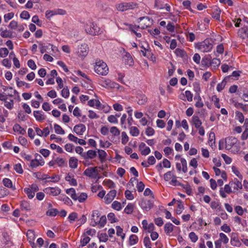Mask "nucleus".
<instances>
[{
    "label": "nucleus",
    "instance_id": "1",
    "mask_svg": "<svg viewBox=\"0 0 248 248\" xmlns=\"http://www.w3.org/2000/svg\"><path fill=\"white\" fill-rule=\"evenodd\" d=\"M94 71L99 75L106 76L108 73V68L105 62L99 60L95 63Z\"/></svg>",
    "mask_w": 248,
    "mask_h": 248
},
{
    "label": "nucleus",
    "instance_id": "2",
    "mask_svg": "<svg viewBox=\"0 0 248 248\" xmlns=\"http://www.w3.org/2000/svg\"><path fill=\"white\" fill-rule=\"evenodd\" d=\"M85 31L87 33L92 35H97L101 33L100 28L93 23H91L85 26Z\"/></svg>",
    "mask_w": 248,
    "mask_h": 248
},
{
    "label": "nucleus",
    "instance_id": "3",
    "mask_svg": "<svg viewBox=\"0 0 248 248\" xmlns=\"http://www.w3.org/2000/svg\"><path fill=\"white\" fill-rule=\"evenodd\" d=\"M98 167H90L86 169L84 171V175L91 178H96L98 175Z\"/></svg>",
    "mask_w": 248,
    "mask_h": 248
},
{
    "label": "nucleus",
    "instance_id": "4",
    "mask_svg": "<svg viewBox=\"0 0 248 248\" xmlns=\"http://www.w3.org/2000/svg\"><path fill=\"white\" fill-rule=\"evenodd\" d=\"M213 48V45L209 40H205L201 43L199 46V49L203 52L210 51Z\"/></svg>",
    "mask_w": 248,
    "mask_h": 248
},
{
    "label": "nucleus",
    "instance_id": "5",
    "mask_svg": "<svg viewBox=\"0 0 248 248\" xmlns=\"http://www.w3.org/2000/svg\"><path fill=\"white\" fill-rule=\"evenodd\" d=\"M238 140L233 137H228L225 140V148L227 150H231L233 146H235Z\"/></svg>",
    "mask_w": 248,
    "mask_h": 248
},
{
    "label": "nucleus",
    "instance_id": "6",
    "mask_svg": "<svg viewBox=\"0 0 248 248\" xmlns=\"http://www.w3.org/2000/svg\"><path fill=\"white\" fill-rule=\"evenodd\" d=\"M100 84L105 88H119V87L118 84L109 79L100 80Z\"/></svg>",
    "mask_w": 248,
    "mask_h": 248
},
{
    "label": "nucleus",
    "instance_id": "7",
    "mask_svg": "<svg viewBox=\"0 0 248 248\" xmlns=\"http://www.w3.org/2000/svg\"><path fill=\"white\" fill-rule=\"evenodd\" d=\"M44 192L49 195L56 196L61 193V190L58 187H48L44 189Z\"/></svg>",
    "mask_w": 248,
    "mask_h": 248
},
{
    "label": "nucleus",
    "instance_id": "8",
    "mask_svg": "<svg viewBox=\"0 0 248 248\" xmlns=\"http://www.w3.org/2000/svg\"><path fill=\"white\" fill-rule=\"evenodd\" d=\"M135 5L132 2H124L119 4L117 6V9L120 11H124L129 9H133Z\"/></svg>",
    "mask_w": 248,
    "mask_h": 248
},
{
    "label": "nucleus",
    "instance_id": "9",
    "mask_svg": "<svg viewBox=\"0 0 248 248\" xmlns=\"http://www.w3.org/2000/svg\"><path fill=\"white\" fill-rule=\"evenodd\" d=\"M140 19L141 22L140 23L138 27L142 29L148 27L151 23V21L148 17H141L140 18Z\"/></svg>",
    "mask_w": 248,
    "mask_h": 248
},
{
    "label": "nucleus",
    "instance_id": "10",
    "mask_svg": "<svg viewBox=\"0 0 248 248\" xmlns=\"http://www.w3.org/2000/svg\"><path fill=\"white\" fill-rule=\"evenodd\" d=\"M238 35L243 39L248 38V25L244 24L243 27L238 30Z\"/></svg>",
    "mask_w": 248,
    "mask_h": 248
},
{
    "label": "nucleus",
    "instance_id": "11",
    "mask_svg": "<svg viewBox=\"0 0 248 248\" xmlns=\"http://www.w3.org/2000/svg\"><path fill=\"white\" fill-rule=\"evenodd\" d=\"M116 195V191L115 190H110L104 198L106 203H110L113 201Z\"/></svg>",
    "mask_w": 248,
    "mask_h": 248
},
{
    "label": "nucleus",
    "instance_id": "12",
    "mask_svg": "<svg viewBox=\"0 0 248 248\" xmlns=\"http://www.w3.org/2000/svg\"><path fill=\"white\" fill-rule=\"evenodd\" d=\"M88 47L86 44H81L80 46L78 48V53L79 56L85 57L88 54Z\"/></svg>",
    "mask_w": 248,
    "mask_h": 248
},
{
    "label": "nucleus",
    "instance_id": "13",
    "mask_svg": "<svg viewBox=\"0 0 248 248\" xmlns=\"http://www.w3.org/2000/svg\"><path fill=\"white\" fill-rule=\"evenodd\" d=\"M86 130V127L83 124H79L74 126L73 131L78 135H82Z\"/></svg>",
    "mask_w": 248,
    "mask_h": 248
},
{
    "label": "nucleus",
    "instance_id": "14",
    "mask_svg": "<svg viewBox=\"0 0 248 248\" xmlns=\"http://www.w3.org/2000/svg\"><path fill=\"white\" fill-rule=\"evenodd\" d=\"M136 97L138 99V103L140 105L145 104L147 101V98L141 92L137 93Z\"/></svg>",
    "mask_w": 248,
    "mask_h": 248
},
{
    "label": "nucleus",
    "instance_id": "15",
    "mask_svg": "<svg viewBox=\"0 0 248 248\" xmlns=\"http://www.w3.org/2000/svg\"><path fill=\"white\" fill-rule=\"evenodd\" d=\"M205 60H208L210 65L213 66L215 68L218 66L220 63V61L217 58H214L211 61L210 58H204L202 59V62L203 63Z\"/></svg>",
    "mask_w": 248,
    "mask_h": 248
},
{
    "label": "nucleus",
    "instance_id": "16",
    "mask_svg": "<svg viewBox=\"0 0 248 248\" xmlns=\"http://www.w3.org/2000/svg\"><path fill=\"white\" fill-rule=\"evenodd\" d=\"M231 244L234 247H239L241 245L238 239L237 234L235 233H232Z\"/></svg>",
    "mask_w": 248,
    "mask_h": 248
},
{
    "label": "nucleus",
    "instance_id": "17",
    "mask_svg": "<svg viewBox=\"0 0 248 248\" xmlns=\"http://www.w3.org/2000/svg\"><path fill=\"white\" fill-rule=\"evenodd\" d=\"M230 184L234 190H238L242 188L241 182L239 181L237 178H235L233 181L230 182Z\"/></svg>",
    "mask_w": 248,
    "mask_h": 248
},
{
    "label": "nucleus",
    "instance_id": "18",
    "mask_svg": "<svg viewBox=\"0 0 248 248\" xmlns=\"http://www.w3.org/2000/svg\"><path fill=\"white\" fill-rule=\"evenodd\" d=\"M140 205L142 209L146 210H150L153 206V203L149 200H142Z\"/></svg>",
    "mask_w": 248,
    "mask_h": 248
},
{
    "label": "nucleus",
    "instance_id": "19",
    "mask_svg": "<svg viewBox=\"0 0 248 248\" xmlns=\"http://www.w3.org/2000/svg\"><path fill=\"white\" fill-rule=\"evenodd\" d=\"M97 155L96 152L94 150H90L83 155L84 159H93Z\"/></svg>",
    "mask_w": 248,
    "mask_h": 248
},
{
    "label": "nucleus",
    "instance_id": "20",
    "mask_svg": "<svg viewBox=\"0 0 248 248\" xmlns=\"http://www.w3.org/2000/svg\"><path fill=\"white\" fill-rule=\"evenodd\" d=\"M45 164V161L44 160H41V161H38L37 159H32L31 162H30V164L29 165L30 167L31 168H35L39 166H43Z\"/></svg>",
    "mask_w": 248,
    "mask_h": 248
},
{
    "label": "nucleus",
    "instance_id": "21",
    "mask_svg": "<svg viewBox=\"0 0 248 248\" xmlns=\"http://www.w3.org/2000/svg\"><path fill=\"white\" fill-rule=\"evenodd\" d=\"M2 183L5 186L11 188L13 190L16 189L15 186L13 185L12 182L10 179L4 178L2 180Z\"/></svg>",
    "mask_w": 248,
    "mask_h": 248
},
{
    "label": "nucleus",
    "instance_id": "22",
    "mask_svg": "<svg viewBox=\"0 0 248 248\" xmlns=\"http://www.w3.org/2000/svg\"><path fill=\"white\" fill-rule=\"evenodd\" d=\"M192 123L196 128L200 127L202 124V122L199 117L196 115L193 116L192 118Z\"/></svg>",
    "mask_w": 248,
    "mask_h": 248
},
{
    "label": "nucleus",
    "instance_id": "23",
    "mask_svg": "<svg viewBox=\"0 0 248 248\" xmlns=\"http://www.w3.org/2000/svg\"><path fill=\"white\" fill-rule=\"evenodd\" d=\"M13 130L15 132H17L18 134L21 135H25L26 133L25 129L17 124H16L14 125Z\"/></svg>",
    "mask_w": 248,
    "mask_h": 248
},
{
    "label": "nucleus",
    "instance_id": "24",
    "mask_svg": "<svg viewBox=\"0 0 248 248\" xmlns=\"http://www.w3.org/2000/svg\"><path fill=\"white\" fill-rule=\"evenodd\" d=\"M20 206L22 210L24 211H31V206L29 202L26 201H22L20 202Z\"/></svg>",
    "mask_w": 248,
    "mask_h": 248
},
{
    "label": "nucleus",
    "instance_id": "25",
    "mask_svg": "<svg viewBox=\"0 0 248 248\" xmlns=\"http://www.w3.org/2000/svg\"><path fill=\"white\" fill-rule=\"evenodd\" d=\"M69 167L72 169H76L78 167V159L75 157H71L69 160Z\"/></svg>",
    "mask_w": 248,
    "mask_h": 248
},
{
    "label": "nucleus",
    "instance_id": "26",
    "mask_svg": "<svg viewBox=\"0 0 248 248\" xmlns=\"http://www.w3.org/2000/svg\"><path fill=\"white\" fill-rule=\"evenodd\" d=\"M33 115L37 121H42L45 119V116L39 110L34 111Z\"/></svg>",
    "mask_w": 248,
    "mask_h": 248
},
{
    "label": "nucleus",
    "instance_id": "27",
    "mask_svg": "<svg viewBox=\"0 0 248 248\" xmlns=\"http://www.w3.org/2000/svg\"><path fill=\"white\" fill-rule=\"evenodd\" d=\"M174 226L171 223H167L164 226V231L167 235H169L173 230Z\"/></svg>",
    "mask_w": 248,
    "mask_h": 248
},
{
    "label": "nucleus",
    "instance_id": "28",
    "mask_svg": "<svg viewBox=\"0 0 248 248\" xmlns=\"http://www.w3.org/2000/svg\"><path fill=\"white\" fill-rule=\"evenodd\" d=\"M65 179L66 181H68L70 184L72 186H76L77 185V182L75 179L73 177L70 173H68L65 177Z\"/></svg>",
    "mask_w": 248,
    "mask_h": 248
},
{
    "label": "nucleus",
    "instance_id": "29",
    "mask_svg": "<svg viewBox=\"0 0 248 248\" xmlns=\"http://www.w3.org/2000/svg\"><path fill=\"white\" fill-rule=\"evenodd\" d=\"M66 192L67 194L69 195L71 198L74 201H76V196L77 194L74 188H70L66 189Z\"/></svg>",
    "mask_w": 248,
    "mask_h": 248
},
{
    "label": "nucleus",
    "instance_id": "30",
    "mask_svg": "<svg viewBox=\"0 0 248 248\" xmlns=\"http://www.w3.org/2000/svg\"><path fill=\"white\" fill-rule=\"evenodd\" d=\"M12 32L9 30L2 31L0 33V36L3 38H12Z\"/></svg>",
    "mask_w": 248,
    "mask_h": 248
},
{
    "label": "nucleus",
    "instance_id": "31",
    "mask_svg": "<svg viewBox=\"0 0 248 248\" xmlns=\"http://www.w3.org/2000/svg\"><path fill=\"white\" fill-rule=\"evenodd\" d=\"M220 10L218 8L216 7V8L214 9V12L212 14L213 18L219 20L220 18Z\"/></svg>",
    "mask_w": 248,
    "mask_h": 248
},
{
    "label": "nucleus",
    "instance_id": "32",
    "mask_svg": "<svg viewBox=\"0 0 248 248\" xmlns=\"http://www.w3.org/2000/svg\"><path fill=\"white\" fill-rule=\"evenodd\" d=\"M87 194L86 193L83 192L79 196L77 195L76 201L78 200L79 202H83L87 199Z\"/></svg>",
    "mask_w": 248,
    "mask_h": 248
},
{
    "label": "nucleus",
    "instance_id": "33",
    "mask_svg": "<svg viewBox=\"0 0 248 248\" xmlns=\"http://www.w3.org/2000/svg\"><path fill=\"white\" fill-rule=\"evenodd\" d=\"M97 152L98 153V157L101 162H103L105 159L107 154L106 152L102 150L97 149Z\"/></svg>",
    "mask_w": 248,
    "mask_h": 248
},
{
    "label": "nucleus",
    "instance_id": "34",
    "mask_svg": "<svg viewBox=\"0 0 248 248\" xmlns=\"http://www.w3.org/2000/svg\"><path fill=\"white\" fill-rule=\"evenodd\" d=\"M227 78H225L221 83L217 84V90L218 92H220L224 89L227 83Z\"/></svg>",
    "mask_w": 248,
    "mask_h": 248
},
{
    "label": "nucleus",
    "instance_id": "35",
    "mask_svg": "<svg viewBox=\"0 0 248 248\" xmlns=\"http://www.w3.org/2000/svg\"><path fill=\"white\" fill-rule=\"evenodd\" d=\"M140 131L138 128L136 126H131L130 127V134L134 137H137L139 135Z\"/></svg>",
    "mask_w": 248,
    "mask_h": 248
},
{
    "label": "nucleus",
    "instance_id": "36",
    "mask_svg": "<svg viewBox=\"0 0 248 248\" xmlns=\"http://www.w3.org/2000/svg\"><path fill=\"white\" fill-rule=\"evenodd\" d=\"M16 85L18 87H21L23 86H25L27 88H29L30 87V85L29 83L20 80L18 78H16Z\"/></svg>",
    "mask_w": 248,
    "mask_h": 248
},
{
    "label": "nucleus",
    "instance_id": "37",
    "mask_svg": "<svg viewBox=\"0 0 248 248\" xmlns=\"http://www.w3.org/2000/svg\"><path fill=\"white\" fill-rule=\"evenodd\" d=\"M138 240L139 238L137 235L132 234L129 238V244L130 245H134L138 242Z\"/></svg>",
    "mask_w": 248,
    "mask_h": 248
},
{
    "label": "nucleus",
    "instance_id": "38",
    "mask_svg": "<svg viewBox=\"0 0 248 248\" xmlns=\"http://www.w3.org/2000/svg\"><path fill=\"white\" fill-rule=\"evenodd\" d=\"M83 239H82L80 241V246L81 247L86 246L90 241V238L86 236L85 233L83 234Z\"/></svg>",
    "mask_w": 248,
    "mask_h": 248
},
{
    "label": "nucleus",
    "instance_id": "39",
    "mask_svg": "<svg viewBox=\"0 0 248 248\" xmlns=\"http://www.w3.org/2000/svg\"><path fill=\"white\" fill-rule=\"evenodd\" d=\"M134 208L133 204L128 203L124 209V212L127 214H130L133 212Z\"/></svg>",
    "mask_w": 248,
    "mask_h": 248
},
{
    "label": "nucleus",
    "instance_id": "40",
    "mask_svg": "<svg viewBox=\"0 0 248 248\" xmlns=\"http://www.w3.org/2000/svg\"><path fill=\"white\" fill-rule=\"evenodd\" d=\"M126 120H127V115L126 114H124L121 118L120 123L122 127L125 129L127 128L125 123Z\"/></svg>",
    "mask_w": 248,
    "mask_h": 248
},
{
    "label": "nucleus",
    "instance_id": "41",
    "mask_svg": "<svg viewBox=\"0 0 248 248\" xmlns=\"http://www.w3.org/2000/svg\"><path fill=\"white\" fill-rule=\"evenodd\" d=\"M58 213L59 212L57 209L55 208H51L46 211V215L50 217H55L57 215V214H58Z\"/></svg>",
    "mask_w": 248,
    "mask_h": 248
},
{
    "label": "nucleus",
    "instance_id": "42",
    "mask_svg": "<svg viewBox=\"0 0 248 248\" xmlns=\"http://www.w3.org/2000/svg\"><path fill=\"white\" fill-rule=\"evenodd\" d=\"M54 128L55 132L58 134L63 135L65 133L64 130L58 124H55Z\"/></svg>",
    "mask_w": 248,
    "mask_h": 248
},
{
    "label": "nucleus",
    "instance_id": "43",
    "mask_svg": "<svg viewBox=\"0 0 248 248\" xmlns=\"http://www.w3.org/2000/svg\"><path fill=\"white\" fill-rule=\"evenodd\" d=\"M98 225L99 226L100 228H103L105 226V224L107 222V218L105 216H102L100 218L99 220L98 221Z\"/></svg>",
    "mask_w": 248,
    "mask_h": 248
},
{
    "label": "nucleus",
    "instance_id": "44",
    "mask_svg": "<svg viewBox=\"0 0 248 248\" xmlns=\"http://www.w3.org/2000/svg\"><path fill=\"white\" fill-rule=\"evenodd\" d=\"M220 241L222 242L224 244H227L229 242V238L226 234L221 232L219 233Z\"/></svg>",
    "mask_w": 248,
    "mask_h": 248
},
{
    "label": "nucleus",
    "instance_id": "45",
    "mask_svg": "<svg viewBox=\"0 0 248 248\" xmlns=\"http://www.w3.org/2000/svg\"><path fill=\"white\" fill-rule=\"evenodd\" d=\"M175 54L177 56L180 57L181 58H185L186 56V52L182 49L177 48L175 51Z\"/></svg>",
    "mask_w": 248,
    "mask_h": 248
},
{
    "label": "nucleus",
    "instance_id": "46",
    "mask_svg": "<svg viewBox=\"0 0 248 248\" xmlns=\"http://www.w3.org/2000/svg\"><path fill=\"white\" fill-rule=\"evenodd\" d=\"M177 202L178 204L177 205V208L176 212L177 214H180L182 212L183 210L184 209V205L182 202H181V201H178Z\"/></svg>",
    "mask_w": 248,
    "mask_h": 248
},
{
    "label": "nucleus",
    "instance_id": "47",
    "mask_svg": "<svg viewBox=\"0 0 248 248\" xmlns=\"http://www.w3.org/2000/svg\"><path fill=\"white\" fill-rule=\"evenodd\" d=\"M103 184L110 188H114L115 186V184L111 180H105L103 182Z\"/></svg>",
    "mask_w": 248,
    "mask_h": 248
},
{
    "label": "nucleus",
    "instance_id": "48",
    "mask_svg": "<svg viewBox=\"0 0 248 248\" xmlns=\"http://www.w3.org/2000/svg\"><path fill=\"white\" fill-rule=\"evenodd\" d=\"M111 206L114 209L117 211H120L122 209L121 203L118 201H114Z\"/></svg>",
    "mask_w": 248,
    "mask_h": 248
},
{
    "label": "nucleus",
    "instance_id": "49",
    "mask_svg": "<svg viewBox=\"0 0 248 248\" xmlns=\"http://www.w3.org/2000/svg\"><path fill=\"white\" fill-rule=\"evenodd\" d=\"M24 191L28 195V198L30 199H32L35 195L33 191H31V189H30V188H25Z\"/></svg>",
    "mask_w": 248,
    "mask_h": 248
},
{
    "label": "nucleus",
    "instance_id": "50",
    "mask_svg": "<svg viewBox=\"0 0 248 248\" xmlns=\"http://www.w3.org/2000/svg\"><path fill=\"white\" fill-rule=\"evenodd\" d=\"M9 53L8 50L5 48L3 47L0 48V56L2 58L6 57Z\"/></svg>",
    "mask_w": 248,
    "mask_h": 248
},
{
    "label": "nucleus",
    "instance_id": "51",
    "mask_svg": "<svg viewBox=\"0 0 248 248\" xmlns=\"http://www.w3.org/2000/svg\"><path fill=\"white\" fill-rule=\"evenodd\" d=\"M236 117L237 119L240 123H242L244 121V116L242 112L239 111L235 112Z\"/></svg>",
    "mask_w": 248,
    "mask_h": 248
},
{
    "label": "nucleus",
    "instance_id": "52",
    "mask_svg": "<svg viewBox=\"0 0 248 248\" xmlns=\"http://www.w3.org/2000/svg\"><path fill=\"white\" fill-rule=\"evenodd\" d=\"M129 138L126 132H123L122 133V143L125 145L128 141Z\"/></svg>",
    "mask_w": 248,
    "mask_h": 248
},
{
    "label": "nucleus",
    "instance_id": "53",
    "mask_svg": "<svg viewBox=\"0 0 248 248\" xmlns=\"http://www.w3.org/2000/svg\"><path fill=\"white\" fill-rule=\"evenodd\" d=\"M181 164L183 166V168H182V171L185 173L187 171V162H186V160L184 158H181Z\"/></svg>",
    "mask_w": 248,
    "mask_h": 248
},
{
    "label": "nucleus",
    "instance_id": "54",
    "mask_svg": "<svg viewBox=\"0 0 248 248\" xmlns=\"http://www.w3.org/2000/svg\"><path fill=\"white\" fill-rule=\"evenodd\" d=\"M174 176L171 171H169L164 175V179L166 181H168L172 179Z\"/></svg>",
    "mask_w": 248,
    "mask_h": 248
},
{
    "label": "nucleus",
    "instance_id": "55",
    "mask_svg": "<svg viewBox=\"0 0 248 248\" xmlns=\"http://www.w3.org/2000/svg\"><path fill=\"white\" fill-rule=\"evenodd\" d=\"M14 170L19 174H22L23 172L21 165L20 163H17L14 166Z\"/></svg>",
    "mask_w": 248,
    "mask_h": 248
},
{
    "label": "nucleus",
    "instance_id": "56",
    "mask_svg": "<svg viewBox=\"0 0 248 248\" xmlns=\"http://www.w3.org/2000/svg\"><path fill=\"white\" fill-rule=\"evenodd\" d=\"M110 132L114 135V136H118L120 134V130L117 128V127L115 126H112L111 127L110 129Z\"/></svg>",
    "mask_w": 248,
    "mask_h": 248
},
{
    "label": "nucleus",
    "instance_id": "57",
    "mask_svg": "<svg viewBox=\"0 0 248 248\" xmlns=\"http://www.w3.org/2000/svg\"><path fill=\"white\" fill-rule=\"evenodd\" d=\"M123 229L120 226L116 227V234L118 236H120L122 239H124L125 237V234L123 233Z\"/></svg>",
    "mask_w": 248,
    "mask_h": 248
},
{
    "label": "nucleus",
    "instance_id": "58",
    "mask_svg": "<svg viewBox=\"0 0 248 248\" xmlns=\"http://www.w3.org/2000/svg\"><path fill=\"white\" fill-rule=\"evenodd\" d=\"M4 106L9 109H12L14 106L13 100H10V101H7V100H6L5 101H4Z\"/></svg>",
    "mask_w": 248,
    "mask_h": 248
},
{
    "label": "nucleus",
    "instance_id": "59",
    "mask_svg": "<svg viewBox=\"0 0 248 248\" xmlns=\"http://www.w3.org/2000/svg\"><path fill=\"white\" fill-rule=\"evenodd\" d=\"M181 186L184 189H185L187 195H190L191 194L192 190H191V186L189 185H184L182 184V186Z\"/></svg>",
    "mask_w": 248,
    "mask_h": 248
},
{
    "label": "nucleus",
    "instance_id": "60",
    "mask_svg": "<svg viewBox=\"0 0 248 248\" xmlns=\"http://www.w3.org/2000/svg\"><path fill=\"white\" fill-rule=\"evenodd\" d=\"M189 237L192 242H196L198 239V236L194 232H191L189 234Z\"/></svg>",
    "mask_w": 248,
    "mask_h": 248
},
{
    "label": "nucleus",
    "instance_id": "61",
    "mask_svg": "<svg viewBox=\"0 0 248 248\" xmlns=\"http://www.w3.org/2000/svg\"><path fill=\"white\" fill-rule=\"evenodd\" d=\"M170 184L172 185L173 186H182V184L178 182L176 179V176H174L172 178V180L170 182Z\"/></svg>",
    "mask_w": 248,
    "mask_h": 248
},
{
    "label": "nucleus",
    "instance_id": "62",
    "mask_svg": "<svg viewBox=\"0 0 248 248\" xmlns=\"http://www.w3.org/2000/svg\"><path fill=\"white\" fill-rule=\"evenodd\" d=\"M108 121L110 123H113V124H117L118 123V120L116 118V116L111 115L109 116L108 118Z\"/></svg>",
    "mask_w": 248,
    "mask_h": 248
},
{
    "label": "nucleus",
    "instance_id": "63",
    "mask_svg": "<svg viewBox=\"0 0 248 248\" xmlns=\"http://www.w3.org/2000/svg\"><path fill=\"white\" fill-rule=\"evenodd\" d=\"M125 57L127 58V59H125V63L129 65H132L133 61L131 56L129 54H128L125 55Z\"/></svg>",
    "mask_w": 248,
    "mask_h": 248
},
{
    "label": "nucleus",
    "instance_id": "64",
    "mask_svg": "<svg viewBox=\"0 0 248 248\" xmlns=\"http://www.w3.org/2000/svg\"><path fill=\"white\" fill-rule=\"evenodd\" d=\"M99 142L102 148H108L111 145V143L108 141L104 142L102 140H100Z\"/></svg>",
    "mask_w": 248,
    "mask_h": 248
}]
</instances>
